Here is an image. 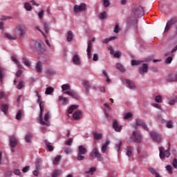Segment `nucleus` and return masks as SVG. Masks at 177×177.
I'll list each match as a JSON object with an SVG mask.
<instances>
[{
  "mask_svg": "<svg viewBox=\"0 0 177 177\" xmlns=\"http://www.w3.org/2000/svg\"><path fill=\"white\" fill-rule=\"evenodd\" d=\"M99 16H100V19L103 20L104 19H106V17H107V12L106 11H104V12L100 13Z\"/></svg>",
  "mask_w": 177,
  "mask_h": 177,
  "instance_id": "8fccbe9b",
  "label": "nucleus"
},
{
  "mask_svg": "<svg viewBox=\"0 0 177 177\" xmlns=\"http://www.w3.org/2000/svg\"><path fill=\"white\" fill-rule=\"evenodd\" d=\"M103 2L104 8H109L110 6V0H104Z\"/></svg>",
  "mask_w": 177,
  "mask_h": 177,
  "instance_id": "0e129e2a",
  "label": "nucleus"
},
{
  "mask_svg": "<svg viewBox=\"0 0 177 177\" xmlns=\"http://www.w3.org/2000/svg\"><path fill=\"white\" fill-rule=\"evenodd\" d=\"M116 68H118V70H120V71H122V73H125L126 71L125 68H124V66H122V64L120 63L116 64Z\"/></svg>",
  "mask_w": 177,
  "mask_h": 177,
  "instance_id": "c85d7f7f",
  "label": "nucleus"
},
{
  "mask_svg": "<svg viewBox=\"0 0 177 177\" xmlns=\"http://www.w3.org/2000/svg\"><path fill=\"white\" fill-rule=\"evenodd\" d=\"M92 48H93V45H92V41H89L88 42V46H87V56L88 59H91L92 57V54L91 53L92 52Z\"/></svg>",
  "mask_w": 177,
  "mask_h": 177,
  "instance_id": "4468645a",
  "label": "nucleus"
},
{
  "mask_svg": "<svg viewBox=\"0 0 177 177\" xmlns=\"http://www.w3.org/2000/svg\"><path fill=\"white\" fill-rule=\"evenodd\" d=\"M75 109H78V105H71L68 110V114H72Z\"/></svg>",
  "mask_w": 177,
  "mask_h": 177,
  "instance_id": "c756f323",
  "label": "nucleus"
},
{
  "mask_svg": "<svg viewBox=\"0 0 177 177\" xmlns=\"http://www.w3.org/2000/svg\"><path fill=\"white\" fill-rule=\"evenodd\" d=\"M62 160V156H56L54 160H53V164L54 165H59V162Z\"/></svg>",
  "mask_w": 177,
  "mask_h": 177,
  "instance_id": "473e14b6",
  "label": "nucleus"
},
{
  "mask_svg": "<svg viewBox=\"0 0 177 177\" xmlns=\"http://www.w3.org/2000/svg\"><path fill=\"white\" fill-rule=\"evenodd\" d=\"M22 63L26 66V67H30L31 66V62L26 57L22 59Z\"/></svg>",
  "mask_w": 177,
  "mask_h": 177,
  "instance_id": "393cba45",
  "label": "nucleus"
},
{
  "mask_svg": "<svg viewBox=\"0 0 177 177\" xmlns=\"http://www.w3.org/2000/svg\"><path fill=\"white\" fill-rule=\"evenodd\" d=\"M36 96L38 97L37 103H39V105L42 104V97L39 95V93L38 91H35Z\"/></svg>",
  "mask_w": 177,
  "mask_h": 177,
  "instance_id": "4c0bfd02",
  "label": "nucleus"
},
{
  "mask_svg": "<svg viewBox=\"0 0 177 177\" xmlns=\"http://www.w3.org/2000/svg\"><path fill=\"white\" fill-rule=\"evenodd\" d=\"M81 111H76L74 113H73V118L74 120H80V118H81Z\"/></svg>",
  "mask_w": 177,
  "mask_h": 177,
  "instance_id": "5701e85b",
  "label": "nucleus"
},
{
  "mask_svg": "<svg viewBox=\"0 0 177 177\" xmlns=\"http://www.w3.org/2000/svg\"><path fill=\"white\" fill-rule=\"evenodd\" d=\"M168 22L171 26H174V24H176V23H177V18L176 17H174V18L171 19L170 20H169Z\"/></svg>",
  "mask_w": 177,
  "mask_h": 177,
  "instance_id": "49530a36",
  "label": "nucleus"
},
{
  "mask_svg": "<svg viewBox=\"0 0 177 177\" xmlns=\"http://www.w3.org/2000/svg\"><path fill=\"white\" fill-rule=\"evenodd\" d=\"M59 100L62 101V104H67V103L68 102V99H67V97H63L62 95L59 97Z\"/></svg>",
  "mask_w": 177,
  "mask_h": 177,
  "instance_id": "e433bc0d",
  "label": "nucleus"
},
{
  "mask_svg": "<svg viewBox=\"0 0 177 177\" xmlns=\"http://www.w3.org/2000/svg\"><path fill=\"white\" fill-rule=\"evenodd\" d=\"M24 8L26 10L31 11L32 10V7L31 6V4L30 3H26L24 4Z\"/></svg>",
  "mask_w": 177,
  "mask_h": 177,
  "instance_id": "79ce46f5",
  "label": "nucleus"
},
{
  "mask_svg": "<svg viewBox=\"0 0 177 177\" xmlns=\"http://www.w3.org/2000/svg\"><path fill=\"white\" fill-rule=\"evenodd\" d=\"M171 26L172 25L169 21H167L165 28V32H167V31H169V28H171Z\"/></svg>",
  "mask_w": 177,
  "mask_h": 177,
  "instance_id": "3c124183",
  "label": "nucleus"
},
{
  "mask_svg": "<svg viewBox=\"0 0 177 177\" xmlns=\"http://www.w3.org/2000/svg\"><path fill=\"white\" fill-rule=\"evenodd\" d=\"M96 171V167H91L88 171H86V174H92V172Z\"/></svg>",
  "mask_w": 177,
  "mask_h": 177,
  "instance_id": "69168bd1",
  "label": "nucleus"
},
{
  "mask_svg": "<svg viewBox=\"0 0 177 177\" xmlns=\"http://www.w3.org/2000/svg\"><path fill=\"white\" fill-rule=\"evenodd\" d=\"M177 102V100H176L175 98H169V104H170L171 106H174L175 105V103Z\"/></svg>",
  "mask_w": 177,
  "mask_h": 177,
  "instance_id": "37998d69",
  "label": "nucleus"
},
{
  "mask_svg": "<svg viewBox=\"0 0 177 177\" xmlns=\"http://www.w3.org/2000/svg\"><path fill=\"white\" fill-rule=\"evenodd\" d=\"M166 127L167 128H174V122H172V120L167 122Z\"/></svg>",
  "mask_w": 177,
  "mask_h": 177,
  "instance_id": "bf43d9fd",
  "label": "nucleus"
},
{
  "mask_svg": "<svg viewBox=\"0 0 177 177\" xmlns=\"http://www.w3.org/2000/svg\"><path fill=\"white\" fill-rule=\"evenodd\" d=\"M114 39H117V37L113 36L110 38H106L102 40V44H109V42H110V41H113Z\"/></svg>",
  "mask_w": 177,
  "mask_h": 177,
  "instance_id": "a878e982",
  "label": "nucleus"
},
{
  "mask_svg": "<svg viewBox=\"0 0 177 177\" xmlns=\"http://www.w3.org/2000/svg\"><path fill=\"white\" fill-rule=\"evenodd\" d=\"M169 81L170 82H177V73H173L169 75Z\"/></svg>",
  "mask_w": 177,
  "mask_h": 177,
  "instance_id": "6ab92c4d",
  "label": "nucleus"
},
{
  "mask_svg": "<svg viewBox=\"0 0 177 177\" xmlns=\"http://www.w3.org/2000/svg\"><path fill=\"white\" fill-rule=\"evenodd\" d=\"M1 111H2L5 115L8 114L9 111V105L7 104H1Z\"/></svg>",
  "mask_w": 177,
  "mask_h": 177,
  "instance_id": "dca6fc26",
  "label": "nucleus"
},
{
  "mask_svg": "<svg viewBox=\"0 0 177 177\" xmlns=\"http://www.w3.org/2000/svg\"><path fill=\"white\" fill-rule=\"evenodd\" d=\"M150 136H151V139H153V140H154V142H156L157 143H161V140H162L161 136H160V134H158V133L151 132Z\"/></svg>",
  "mask_w": 177,
  "mask_h": 177,
  "instance_id": "1a4fd4ad",
  "label": "nucleus"
},
{
  "mask_svg": "<svg viewBox=\"0 0 177 177\" xmlns=\"http://www.w3.org/2000/svg\"><path fill=\"white\" fill-rule=\"evenodd\" d=\"M6 74V71L3 68H1V80H2Z\"/></svg>",
  "mask_w": 177,
  "mask_h": 177,
  "instance_id": "e2e57ef3",
  "label": "nucleus"
},
{
  "mask_svg": "<svg viewBox=\"0 0 177 177\" xmlns=\"http://www.w3.org/2000/svg\"><path fill=\"white\" fill-rule=\"evenodd\" d=\"M83 85L86 88V93H89V89H91V83L88 80L83 81Z\"/></svg>",
  "mask_w": 177,
  "mask_h": 177,
  "instance_id": "412c9836",
  "label": "nucleus"
},
{
  "mask_svg": "<svg viewBox=\"0 0 177 177\" xmlns=\"http://www.w3.org/2000/svg\"><path fill=\"white\" fill-rule=\"evenodd\" d=\"M49 26H50V22H44V28L46 34L49 33Z\"/></svg>",
  "mask_w": 177,
  "mask_h": 177,
  "instance_id": "cd10ccee",
  "label": "nucleus"
},
{
  "mask_svg": "<svg viewBox=\"0 0 177 177\" xmlns=\"http://www.w3.org/2000/svg\"><path fill=\"white\" fill-rule=\"evenodd\" d=\"M171 26L172 25L169 21H167L165 28V32H167V31H169V28H171Z\"/></svg>",
  "mask_w": 177,
  "mask_h": 177,
  "instance_id": "5fc2aeb1",
  "label": "nucleus"
},
{
  "mask_svg": "<svg viewBox=\"0 0 177 177\" xmlns=\"http://www.w3.org/2000/svg\"><path fill=\"white\" fill-rule=\"evenodd\" d=\"M39 106L40 107L39 122L41 125H46V127H49V123H46L45 121H44V116H42V115L44 114V111L45 110V108L42 104H40Z\"/></svg>",
  "mask_w": 177,
  "mask_h": 177,
  "instance_id": "423d86ee",
  "label": "nucleus"
},
{
  "mask_svg": "<svg viewBox=\"0 0 177 177\" xmlns=\"http://www.w3.org/2000/svg\"><path fill=\"white\" fill-rule=\"evenodd\" d=\"M166 169L167 171V172L170 174H173V169H172V166L171 165H167L166 166Z\"/></svg>",
  "mask_w": 177,
  "mask_h": 177,
  "instance_id": "6e6d98bb",
  "label": "nucleus"
},
{
  "mask_svg": "<svg viewBox=\"0 0 177 177\" xmlns=\"http://www.w3.org/2000/svg\"><path fill=\"white\" fill-rule=\"evenodd\" d=\"M60 172H62V171L60 170H55L52 175V177H59L60 176Z\"/></svg>",
  "mask_w": 177,
  "mask_h": 177,
  "instance_id": "09e8293b",
  "label": "nucleus"
},
{
  "mask_svg": "<svg viewBox=\"0 0 177 177\" xmlns=\"http://www.w3.org/2000/svg\"><path fill=\"white\" fill-rule=\"evenodd\" d=\"M120 30H121V28H120V25L118 24H117L115 26L113 32H115V34H118V32H120Z\"/></svg>",
  "mask_w": 177,
  "mask_h": 177,
  "instance_id": "a18cd8bd",
  "label": "nucleus"
},
{
  "mask_svg": "<svg viewBox=\"0 0 177 177\" xmlns=\"http://www.w3.org/2000/svg\"><path fill=\"white\" fill-rule=\"evenodd\" d=\"M132 151H133V148H132V147H128L126 153L127 156L131 157V156H132Z\"/></svg>",
  "mask_w": 177,
  "mask_h": 177,
  "instance_id": "72a5a7b5",
  "label": "nucleus"
},
{
  "mask_svg": "<svg viewBox=\"0 0 177 177\" xmlns=\"http://www.w3.org/2000/svg\"><path fill=\"white\" fill-rule=\"evenodd\" d=\"M54 91H55V89L53 88L48 87L46 89V95H50V93H52Z\"/></svg>",
  "mask_w": 177,
  "mask_h": 177,
  "instance_id": "c03bdc74",
  "label": "nucleus"
},
{
  "mask_svg": "<svg viewBox=\"0 0 177 177\" xmlns=\"http://www.w3.org/2000/svg\"><path fill=\"white\" fill-rule=\"evenodd\" d=\"M121 146H122V142L121 140H118L116 143V149L118 150V151H120Z\"/></svg>",
  "mask_w": 177,
  "mask_h": 177,
  "instance_id": "de8ad7c7",
  "label": "nucleus"
},
{
  "mask_svg": "<svg viewBox=\"0 0 177 177\" xmlns=\"http://www.w3.org/2000/svg\"><path fill=\"white\" fill-rule=\"evenodd\" d=\"M123 82H124V84H127V85H129V88H130V89L135 88V83H133L130 80L124 79V80H123Z\"/></svg>",
  "mask_w": 177,
  "mask_h": 177,
  "instance_id": "f3484780",
  "label": "nucleus"
},
{
  "mask_svg": "<svg viewBox=\"0 0 177 177\" xmlns=\"http://www.w3.org/2000/svg\"><path fill=\"white\" fill-rule=\"evenodd\" d=\"M46 74L47 77H52V75H53V74H55V72H53V69L49 68L47 70Z\"/></svg>",
  "mask_w": 177,
  "mask_h": 177,
  "instance_id": "a19ab883",
  "label": "nucleus"
},
{
  "mask_svg": "<svg viewBox=\"0 0 177 177\" xmlns=\"http://www.w3.org/2000/svg\"><path fill=\"white\" fill-rule=\"evenodd\" d=\"M64 93H66V95H68V96H71L73 99H76V100L80 99V96H78V94H77V93L73 91H65Z\"/></svg>",
  "mask_w": 177,
  "mask_h": 177,
  "instance_id": "2eb2a0df",
  "label": "nucleus"
},
{
  "mask_svg": "<svg viewBox=\"0 0 177 177\" xmlns=\"http://www.w3.org/2000/svg\"><path fill=\"white\" fill-rule=\"evenodd\" d=\"M15 36H12L9 33H5L4 37H6V38H8V39H17V35H19V37H23L26 35V28L21 25H18L15 29Z\"/></svg>",
  "mask_w": 177,
  "mask_h": 177,
  "instance_id": "f03ea898",
  "label": "nucleus"
},
{
  "mask_svg": "<svg viewBox=\"0 0 177 177\" xmlns=\"http://www.w3.org/2000/svg\"><path fill=\"white\" fill-rule=\"evenodd\" d=\"M172 164H173L174 168H176V169H177V159L176 158H174L173 160Z\"/></svg>",
  "mask_w": 177,
  "mask_h": 177,
  "instance_id": "774afa93",
  "label": "nucleus"
},
{
  "mask_svg": "<svg viewBox=\"0 0 177 177\" xmlns=\"http://www.w3.org/2000/svg\"><path fill=\"white\" fill-rule=\"evenodd\" d=\"M145 15V10L142 6H134L132 8L131 17H129L127 19L128 24L133 23V24H138V17L139 16H143Z\"/></svg>",
  "mask_w": 177,
  "mask_h": 177,
  "instance_id": "f257e3e1",
  "label": "nucleus"
},
{
  "mask_svg": "<svg viewBox=\"0 0 177 177\" xmlns=\"http://www.w3.org/2000/svg\"><path fill=\"white\" fill-rule=\"evenodd\" d=\"M131 138L136 143H142V135L140 133L133 131Z\"/></svg>",
  "mask_w": 177,
  "mask_h": 177,
  "instance_id": "0eeeda50",
  "label": "nucleus"
},
{
  "mask_svg": "<svg viewBox=\"0 0 177 177\" xmlns=\"http://www.w3.org/2000/svg\"><path fill=\"white\" fill-rule=\"evenodd\" d=\"M10 146L12 149H15L17 146V138H16V136H11L10 137Z\"/></svg>",
  "mask_w": 177,
  "mask_h": 177,
  "instance_id": "f8f14e48",
  "label": "nucleus"
},
{
  "mask_svg": "<svg viewBox=\"0 0 177 177\" xmlns=\"http://www.w3.org/2000/svg\"><path fill=\"white\" fill-rule=\"evenodd\" d=\"M143 62H145V61H142V60L136 61L135 59H133L131 61V66H139V64H142V63H143Z\"/></svg>",
  "mask_w": 177,
  "mask_h": 177,
  "instance_id": "2f4dec72",
  "label": "nucleus"
},
{
  "mask_svg": "<svg viewBox=\"0 0 177 177\" xmlns=\"http://www.w3.org/2000/svg\"><path fill=\"white\" fill-rule=\"evenodd\" d=\"M155 101H156L157 103H161V102L162 101V98L161 95H157V96L155 97Z\"/></svg>",
  "mask_w": 177,
  "mask_h": 177,
  "instance_id": "052dcab7",
  "label": "nucleus"
},
{
  "mask_svg": "<svg viewBox=\"0 0 177 177\" xmlns=\"http://www.w3.org/2000/svg\"><path fill=\"white\" fill-rule=\"evenodd\" d=\"M148 171H149L150 174H151L152 175H158V174L156 172V169H154V168L149 167L148 169Z\"/></svg>",
  "mask_w": 177,
  "mask_h": 177,
  "instance_id": "13d9d810",
  "label": "nucleus"
},
{
  "mask_svg": "<svg viewBox=\"0 0 177 177\" xmlns=\"http://www.w3.org/2000/svg\"><path fill=\"white\" fill-rule=\"evenodd\" d=\"M45 143L49 151H53V146L50 145V142L48 140H45Z\"/></svg>",
  "mask_w": 177,
  "mask_h": 177,
  "instance_id": "7c9ffc66",
  "label": "nucleus"
},
{
  "mask_svg": "<svg viewBox=\"0 0 177 177\" xmlns=\"http://www.w3.org/2000/svg\"><path fill=\"white\" fill-rule=\"evenodd\" d=\"M93 136L95 140H102L103 139V133H99L96 131L93 132Z\"/></svg>",
  "mask_w": 177,
  "mask_h": 177,
  "instance_id": "a211bd4d",
  "label": "nucleus"
},
{
  "mask_svg": "<svg viewBox=\"0 0 177 177\" xmlns=\"http://www.w3.org/2000/svg\"><path fill=\"white\" fill-rule=\"evenodd\" d=\"M16 119L17 120H21V111H19L17 114L16 115Z\"/></svg>",
  "mask_w": 177,
  "mask_h": 177,
  "instance_id": "338daca9",
  "label": "nucleus"
},
{
  "mask_svg": "<svg viewBox=\"0 0 177 177\" xmlns=\"http://www.w3.org/2000/svg\"><path fill=\"white\" fill-rule=\"evenodd\" d=\"M32 138V134H26L25 137V140L27 142V143L31 142V138Z\"/></svg>",
  "mask_w": 177,
  "mask_h": 177,
  "instance_id": "ea45409f",
  "label": "nucleus"
},
{
  "mask_svg": "<svg viewBox=\"0 0 177 177\" xmlns=\"http://www.w3.org/2000/svg\"><path fill=\"white\" fill-rule=\"evenodd\" d=\"M138 71L141 75H145L146 73H149V65L143 64L142 66L138 68Z\"/></svg>",
  "mask_w": 177,
  "mask_h": 177,
  "instance_id": "9d476101",
  "label": "nucleus"
},
{
  "mask_svg": "<svg viewBox=\"0 0 177 177\" xmlns=\"http://www.w3.org/2000/svg\"><path fill=\"white\" fill-rule=\"evenodd\" d=\"M88 153V150L83 145H80L78 147V153L77 156V161H82V160L85 159V155Z\"/></svg>",
  "mask_w": 177,
  "mask_h": 177,
  "instance_id": "7ed1b4c3",
  "label": "nucleus"
},
{
  "mask_svg": "<svg viewBox=\"0 0 177 177\" xmlns=\"http://www.w3.org/2000/svg\"><path fill=\"white\" fill-rule=\"evenodd\" d=\"M110 145V141L107 140L106 142L102 145L101 149L102 153H106V150H107V147Z\"/></svg>",
  "mask_w": 177,
  "mask_h": 177,
  "instance_id": "4be33fe9",
  "label": "nucleus"
},
{
  "mask_svg": "<svg viewBox=\"0 0 177 177\" xmlns=\"http://www.w3.org/2000/svg\"><path fill=\"white\" fill-rule=\"evenodd\" d=\"M131 117H132V113L129 112L125 113L124 118V120H129V118H131Z\"/></svg>",
  "mask_w": 177,
  "mask_h": 177,
  "instance_id": "680f3d73",
  "label": "nucleus"
},
{
  "mask_svg": "<svg viewBox=\"0 0 177 177\" xmlns=\"http://www.w3.org/2000/svg\"><path fill=\"white\" fill-rule=\"evenodd\" d=\"M86 10V4L82 3L80 6L75 5L74 6L73 12L75 13H80V12H83V10Z\"/></svg>",
  "mask_w": 177,
  "mask_h": 177,
  "instance_id": "6e6552de",
  "label": "nucleus"
},
{
  "mask_svg": "<svg viewBox=\"0 0 177 177\" xmlns=\"http://www.w3.org/2000/svg\"><path fill=\"white\" fill-rule=\"evenodd\" d=\"M73 62L74 64H77L79 66V64H81V58L80 57V55H75L73 57Z\"/></svg>",
  "mask_w": 177,
  "mask_h": 177,
  "instance_id": "aec40b11",
  "label": "nucleus"
},
{
  "mask_svg": "<svg viewBox=\"0 0 177 177\" xmlns=\"http://www.w3.org/2000/svg\"><path fill=\"white\" fill-rule=\"evenodd\" d=\"M136 127H142L145 131H149V127L146 125V123L140 119H137L136 121Z\"/></svg>",
  "mask_w": 177,
  "mask_h": 177,
  "instance_id": "9b49d317",
  "label": "nucleus"
},
{
  "mask_svg": "<svg viewBox=\"0 0 177 177\" xmlns=\"http://www.w3.org/2000/svg\"><path fill=\"white\" fill-rule=\"evenodd\" d=\"M171 26L172 25L169 21H167L165 28V32H167V31H169V28H171Z\"/></svg>",
  "mask_w": 177,
  "mask_h": 177,
  "instance_id": "603ef678",
  "label": "nucleus"
},
{
  "mask_svg": "<svg viewBox=\"0 0 177 177\" xmlns=\"http://www.w3.org/2000/svg\"><path fill=\"white\" fill-rule=\"evenodd\" d=\"M73 32L69 30L68 32L67 41L68 42H71L73 41Z\"/></svg>",
  "mask_w": 177,
  "mask_h": 177,
  "instance_id": "c9c22d12",
  "label": "nucleus"
},
{
  "mask_svg": "<svg viewBox=\"0 0 177 177\" xmlns=\"http://www.w3.org/2000/svg\"><path fill=\"white\" fill-rule=\"evenodd\" d=\"M17 89H22V88H24V82H19L18 85L17 86Z\"/></svg>",
  "mask_w": 177,
  "mask_h": 177,
  "instance_id": "4d7b16f0",
  "label": "nucleus"
},
{
  "mask_svg": "<svg viewBox=\"0 0 177 177\" xmlns=\"http://www.w3.org/2000/svg\"><path fill=\"white\" fill-rule=\"evenodd\" d=\"M90 156L92 158H97V161H103V157L97 148H94L91 152Z\"/></svg>",
  "mask_w": 177,
  "mask_h": 177,
  "instance_id": "20e7f679",
  "label": "nucleus"
},
{
  "mask_svg": "<svg viewBox=\"0 0 177 177\" xmlns=\"http://www.w3.org/2000/svg\"><path fill=\"white\" fill-rule=\"evenodd\" d=\"M113 128L116 132H121L122 131V126H118V122L116 120L113 122Z\"/></svg>",
  "mask_w": 177,
  "mask_h": 177,
  "instance_id": "ddd939ff",
  "label": "nucleus"
},
{
  "mask_svg": "<svg viewBox=\"0 0 177 177\" xmlns=\"http://www.w3.org/2000/svg\"><path fill=\"white\" fill-rule=\"evenodd\" d=\"M35 46L37 50H39V52H42V44H41V42L36 41L35 43Z\"/></svg>",
  "mask_w": 177,
  "mask_h": 177,
  "instance_id": "bb28decb",
  "label": "nucleus"
},
{
  "mask_svg": "<svg viewBox=\"0 0 177 177\" xmlns=\"http://www.w3.org/2000/svg\"><path fill=\"white\" fill-rule=\"evenodd\" d=\"M12 60L17 64L18 68H23V66L20 65V62H19V60H17V59H16V57H12Z\"/></svg>",
  "mask_w": 177,
  "mask_h": 177,
  "instance_id": "58836bf2",
  "label": "nucleus"
},
{
  "mask_svg": "<svg viewBox=\"0 0 177 177\" xmlns=\"http://www.w3.org/2000/svg\"><path fill=\"white\" fill-rule=\"evenodd\" d=\"M171 26L172 25L169 21H167L165 28V32H167V31H169V28H171Z\"/></svg>",
  "mask_w": 177,
  "mask_h": 177,
  "instance_id": "864d4df0",
  "label": "nucleus"
},
{
  "mask_svg": "<svg viewBox=\"0 0 177 177\" xmlns=\"http://www.w3.org/2000/svg\"><path fill=\"white\" fill-rule=\"evenodd\" d=\"M62 92H66V91H70V84H66L62 86Z\"/></svg>",
  "mask_w": 177,
  "mask_h": 177,
  "instance_id": "f704fd0d",
  "label": "nucleus"
},
{
  "mask_svg": "<svg viewBox=\"0 0 177 177\" xmlns=\"http://www.w3.org/2000/svg\"><path fill=\"white\" fill-rule=\"evenodd\" d=\"M36 70L37 73H42V62H39L36 64Z\"/></svg>",
  "mask_w": 177,
  "mask_h": 177,
  "instance_id": "b1692460",
  "label": "nucleus"
},
{
  "mask_svg": "<svg viewBox=\"0 0 177 177\" xmlns=\"http://www.w3.org/2000/svg\"><path fill=\"white\" fill-rule=\"evenodd\" d=\"M159 151H160L159 156L161 160H164L165 157L168 158L169 157V156H171V153H169V150L164 151V147H160L159 148Z\"/></svg>",
  "mask_w": 177,
  "mask_h": 177,
  "instance_id": "39448f33",
  "label": "nucleus"
}]
</instances>
